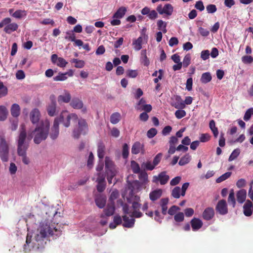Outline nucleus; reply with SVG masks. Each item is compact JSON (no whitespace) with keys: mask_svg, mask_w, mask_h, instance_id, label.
Masks as SVG:
<instances>
[{"mask_svg":"<svg viewBox=\"0 0 253 253\" xmlns=\"http://www.w3.org/2000/svg\"><path fill=\"white\" fill-rule=\"evenodd\" d=\"M141 168L144 170L151 171L155 169V167L151 161H147L146 162H143L141 164Z\"/></svg>","mask_w":253,"mask_h":253,"instance_id":"37","label":"nucleus"},{"mask_svg":"<svg viewBox=\"0 0 253 253\" xmlns=\"http://www.w3.org/2000/svg\"><path fill=\"white\" fill-rule=\"evenodd\" d=\"M142 38L139 37L137 40L133 42L134 48L136 50H139L142 48Z\"/></svg>","mask_w":253,"mask_h":253,"instance_id":"44","label":"nucleus"},{"mask_svg":"<svg viewBox=\"0 0 253 253\" xmlns=\"http://www.w3.org/2000/svg\"><path fill=\"white\" fill-rule=\"evenodd\" d=\"M71 99L70 93L67 90H65L64 93L62 95H60L58 97V102L68 103Z\"/></svg>","mask_w":253,"mask_h":253,"instance_id":"25","label":"nucleus"},{"mask_svg":"<svg viewBox=\"0 0 253 253\" xmlns=\"http://www.w3.org/2000/svg\"><path fill=\"white\" fill-rule=\"evenodd\" d=\"M180 210V208L177 206H172L168 210L167 213L170 215H174L176 212Z\"/></svg>","mask_w":253,"mask_h":253,"instance_id":"49","label":"nucleus"},{"mask_svg":"<svg viewBox=\"0 0 253 253\" xmlns=\"http://www.w3.org/2000/svg\"><path fill=\"white\" fill-rule=\"evenodd\" d=\"M105 146L102 141L98 142L97 145V155L100 159H102L105 155Z\"/></svg>","mask_w":253,"mask_h":253,"instance_id":"26","label":"nucleus"},{"mask_svg":"<svg viewBox=\"0 0 253 253\" xmlns=\"http://www.w3.org/2000/svg\"><path fill=\"white\" fill-rule=\"evenodd\" d=\"M167 25V23L163 21L162 20H159L157 21V26L158 30H162L164 33H166L167 32L166 29Z\"/></svg>","mask_w":253,"mask_h":253,"instance_id":"42","label":"nucleus"},{"mask_svg":"<svg viewBox=\"0 0 253 253\" xmlns=\"http://www.w3.org/2000/svg\"><path fill=\"white\" fill-rule=\"evenodd\" d=\"M71 62L75 63V67L77 68H82L85 65V62L84 60L74 58L71 60Z\"/></svg>","mask_w":253,"mask_h":253,"instance_id":"41","label":"nucleus"},{"mask_svg":"<svg viewBox=\"0 0 253 253\" xmlns=\"http://www.w3.org/2000/svg\"><path fill=\"white\" fill-rule=\"evenodd\" d=\"M195 7L200 11H203L205 9V6L202 0L197 1L195 4Z\"/></svg>","mask_w":253,"mask_h":253,"instance_id":"63","label":"nucleus"},{"mask_svg":"<svg viewBox=\"0 0 253 253\" xmlns=\"http://www.w3.org/2000/svg\"><path fill=\"white\" fill-rule=\"evenodd\" d=\"M215 211L220 215L226 214L228 212L226 201L223 199L219 200L215 206Z\"/></svg>","mask_w":253,"mask_h":253,"instance_id":"8","label":"nucleus"},{"mask_svg":"<svg viewBox=\"0 0 253 253\" xmlns=\"http://www.w3.org/2000/svg\"><path fill=\"white\" fill-rule=\"evenodd\" d=\"M136 109L137 110H143L146 113H149L151 111L152 107L150 104H144L142 106L141 108L137 107Z\"/></svg>","mask_w":253,"mask_h":253,"instance_id":"57","label":"nucleus"},{"mask_svg":"<svg viewBox=\"0 0 253 253\" xmlns=\"http://www.w3.org/2000/svg\"><path fill=\"white\" fill-rule=\"evenodd\" d=\"M157 11L160 14H165L168 16H170L172 14L173 11V7L170 3H167L164 6L162 4L157 6L156 8Z\"/></svg>","mask_w":253,"mask_h":253,"instance_id":"7","label":"nucleus"},{"mask_svg":"<svg viewBox=\"0 0 253 253\" xmlns=\"http://www.w3.org/2000/svg\"><path fill=\"white\" fill-rule=\"evenodd\" d=\"M11 115L15 118L18 117L20 113V108L18 104L14 103L12 104L10 109Z\"/></svg>","mask_w":253,"mask_h":253,"instance_id":"28","label":"nucleus"},{"mask_svg":"<svg viewBox=\"0 0 253 253\" xmlns=\"http://www.w3.org/2000/svg\"><path fill=\"white\" fill-rule=\"evenodd\" d=\"M211 137L209 133H202L200 137V140L202 142H206L210 140Z\"/></svg>","mask_w":253,"mask_h":253,"instance_id":"59","label":"nucleus"},{"mask_svg":"<svg viewBox=\"0 0 253 253\" xmlns=\"http://www.w3.org/2000/svg\"><path fill=\"white\" fill-rule=\"evenodd\" d=\"M27 15V12L25 10H17L13 14L12 16L16 18L20 19L23 17H25Z\"/></svg>","mask_w":253,"mask_h":253,"instance_id":"40","label":"nucleus"},{"mask_svg":"<svg viewBox=\"0 0 253 253\" xmlns=\"http://www.w3.org/2000/svg\"><path fill=\"white\" fill-rule=\"evenodd\" d=\"M174 220L177 223H180L184 220V214L182 212H178L174 216Z\"/></svg>","mask_w":253,"mask_h":253,"instance_id":"45","label":"nucleus"},{"mask_svg":"<svg viewBox=\"0 0 253 253\" xmlns=\"http://www.w3.org/2000/svg\"><path fill=\"white\" fill-rule=\"evenodd\" d=\"M214 211L212 208L208 207L204 211L202 217L206 220H211L214 216Z\"/></svg>","mask_w":253,"mask_h":253,"instance_id":"16","label":"nucleus"},{"mask_svg":"<svg viewBox=\"0 0 253 253\" xmlns=\"http://www.w3.org/2000/svg\"><path fill=\"white\" fill-rule=\"evenodd\" d=\"M242 61L245 64H250L253 62V58L251 56H243L242 57Z\"/></svg>","mask_w":253,"mask_h":253,"instance_id":"61","label":"nucleus"},{"mask_svg":"<svg viewBox=\"0 0 253 253\" xmlns=\"http://www.w3.org/2000/svg\"><path fill=\"white\" fill-rule=\"evenodd\" d=\"M191 227L193 231H197L203 226V223L199 218H193L190 221Z\"/></svg>","mask_w":253,"mask_h":253,"instance_id":"20","label":"nucleus"},{"mask_svg":"<svg viewBox=\"0 0 253 253\" xmlns=\"http://www.w3.org/2000/svg\"><path fill=\"white\" fill-rule=\"evenodd\" d=\"M212 77L210 72H206L202 74L200 81L203 84H207L211 81Z\"/></svg>","mask_w":253,"mask_h":253,"instance_id":"32","label":"nucleus"},{"mask_svg":"<svg viewBox=\"0 0 253 253\" xmlns=\"http://www.w3.org/2000/svg\"><path fill=\"white\" fill-rule=\"evenodd\" d=\"M49 126L50 124L48 121H42L34 130L28 131L26 139L28 141H30L34 137V143L37 144H40L47 137Z\"/></svg>","mask_w":253,"mask_h":253,"instance_id":"2","label":"nucleus"},{"mask_svg":"<svg viewBox=\"0 0 253 253\" xmlns=\"http://www.w3.org/2000/svg\"><path fill=\"white\" fill-rule=\"evenodd\" d=\"M190 160L191 156L189 154H186L180 159L178 164L180 166H184L189 163Z\"/></svg>","mask_w":253,"mask_h":253,"instance_id":"39","label":"nucleus"},{"mask_svg":"<svg viewBox=\"0 0 253 253\" xmlns=\"http://www.w3.org/2000/svg\"><path fill=\"white\" fill-rule=\"evenodd\" d=\"M126 11V8L125 7L122 6L114 14L113 17L117 19L122 18L125 15Z\"/></svg>","mask_w":253,"mask_h":253,"instance_id":"30","label":"nucleus"},{"mask_svg":"<svg viewBox=\"0 0 253 253\" xmlns=\"http://www.w3.org/2000/svg\"><path fill=\"white\" fill-rule=\"evenodd\" d=\"M206 9L209 13H213L216 11L217 8L215 5L210 4L207 6Z\"/></svg>","mask_w":253,"mask_h":253,"instance_id":"60","label":"nucleus"},{"mask_svg":"<svg viewBox=\"0 0 253 253\" xmlns=\"http://www.w3.org/2000/svg\"><path fill=\"white\" fill-rule=\"evenodd\" d=\"M72 31H68L66 32V36L65 37L66 40L73 42L75 41L76 36L73 33Z\"/></svg>","mask_w":253,"mask_h":253,"instance_id":"56","label":"nucleus"},{"mask_svg":"<svg viewBox=\"0 0 253 253\" xmlns=\"http://www.w3.org/2000/svg\"><path fill=\"white\" fill-rule=\"evenodd\" d=\"M169 199L168 198H162L160 200V206L162 208V212L164 215H166L168 210V204Z\"/></svg>","mask_w":253,"mask_h":253,"instance_id":"29","label":"nucleus"},{"mask_svg":"<svg viewBox=\"0 0 253 253\" xmlns=\"http://www.w3.org/2000/svg\"><path fill=\"white\" fill-rule=\"evenodd\" d=\"M186 112L181 109H179L178 110H176L175 112V116L176 118L178 119L184 117L186 116Z\"/></svg>","mask_w":253,"mask_h":253,"instance_id":"52","label":"nucleus"},{"mask_svg":"<svg viewBox=\"0 0 253 253\" xmlns=\"http://www.w3.org/2000/svg\"><path fill=\"white\" fill-rule=\"evenodd\" d=\"M9 153L8 144L5 138H0V157L3 162L8 161Z\"/></svg>","mask_w":253,"mask_h":253,"instance_id":"6","label":"nucleus"},{"mask_svg":"<svg viewBox=\"0 0 253 253\" xmlns=\"http://www.w3.org/2000/svg\"><path fill=\"white\" fill-rule=\"evenodd\" d=\"M231 175V172H226L224 174L221 175L220 177L217 178L216 180V182L217 183H220L223 181L226 180L228 178H229Z\"/></svg>","mask_w":253,"mask_h":253,"instance_id":"48","label":"nucleus"},{"mask_svg":"<svg viewBox=\"0 0 253 253\" xmlns=\"http://www.w3.org/2000/svg\"><path fill=\"white\" fill-rule=\"evenodd\" d=\"M252 115H253V108H251L246 111L244 116V120L245 121H249Z\"/></svg>","mask_w":253,"mask_h":253,"instance_id":"53","label":"nucleus"},{"mask_svg":"<svg viewBox=\"0 0 253 253\" xmlns=\"http://www.w3.org/2000/svg\"><path fill=\"white\" fill-rule=\"evenodd\" d=\"M240 153V150L239 149H236L232 152L231 154L229 156L228 159L229 161H232L237 158Z\"/></svg>","mask_w":253,"mask_h":253,"instance_id":"50","label":"nucleus"},{"mask_svg":"<svg viewBox=\"0 0 253 253\" xmlns=\"http://www.w3.org/2000/svg\"><path fill=\"white\" fill-rule=\"evenodd\" d=\"M210 55V53L209 50H204L201 52V57L204 60H206L208 59Z\"/></svg>","mask_w":253,"mask_h":253,"instance_id":"64","label":"nucleus"},{"mask_svg":"<svg viewBox=\"0 0 253 253\" xmlns=\"http://www.w3.org/2000/svg\"><path fill=\"white\" fill-rule=\"evenodd\" d=\"M50 102L46 106L47 114L49 116L53 117L56 115V101L54 96L50 97Z\"/></svg>","mask_w":253,"mask_h":253,"instance_id":"10","label":"nucleus"},{"mask_svg":"<svg viewBox=\"0 0 253 253\" xmlns=\"http://www.w3.org/2000/svg\"><path fill=\"white\" fill-rule=\"evenodd\" d=\"M115 210L114 202H111L109 203L106 208L104 210V214L100 215L101 218H103L105 215L107 216H110L114 214Z\"/></svg>","mask_w":253,"mask_h":253,"instance_id":"14","label":"nucleus"},{"mask_svg":"<svg viewBox=\"0 0 253 253\" xmlns=\"http://www.w3.org/2000/svg\"><path fill=\"white\" fill-rule=\"evenodd\" d=\"M126 75L128 78H135L137 76L138 72L136 70H128L126 72Z\"/></svg>","mask_w":253,"mask_h":253,"instance_id":"51","label":"nucleus"},{"mask_svg":"<svg viewBox=\"0 0 253 253\" xmlns=\"http://www.w3.org/2000/svg\"><path fill=\"white\" fill-rule=\"evenodd\" d=\"M228 202L229 205H231L233 208H234L236 205V200L235 198V193L233 189L230 191L229 195L228 198Z\"/></svg>","mask_w":253,"mask_h":253,"instance_id":"35","label":"nucleus"},{"mask_svg":"<svg viewBox=\"0 0 253 253\" xmlns=\"http://www.w3.org/2000/svg\"><path fill=\"white\" fill-rule=\"evenodd\" d=\"M163 154L162 153H159L154 157L153 161V164L155 167L157 166L160 163Z\"/></svg>","mask_w":253,"mask_h":253,"instance_id":"54","label":"nucleus"},{"mask_svg":"<svg viewBox=\"0 0 253 253\" xmlns=\"http://www.w3.org/2000/svg\"><path fill=\"white\" fill-rule=\"evenodd\" d=\"M59 132L58 119L55 118L54 120L53 125L51 127L49 134L51 138L53 140L56 139L59 135Z\"/></svg>","mask_w":253,"mask_h":253,"instance_id":"13","label":"nucleus"},{"mask_svg":"<svg viewBox=\"0 0 253 253\" xmlns=\"http://www.w3.org/2000/svg\"><path fill=\"white\" fill-rule=\"evenodd\" d=\"M58 119V123L59 122L63 124L64 126L68 127L70 125V120L77 122L78 119V116L75 113L69 114L67 111H63L59 117L57 118Z\"/></svg>","mask_w":253,"mask_h":253,"instance_id":"5","label":"nucleus"},{"mask_svg":"<svg viewBox=\"0 0 253 253\" xmlns=\"http://www.w3.org/2000/svg\"><path fill=\"white\" fill-rule=\"evenodd\" d=\"M78 125L73 131L74 138L78 139L81 134L85 135L88 130V124L85 119H78Z\"/></svg>","mask_w":253,"mask_h":253,"instance_id":"4","label":"nucleus"},{"mask_svg":"<svg viewBox=\"0 0 253 253\" xmlns=\"http://www.w3.org/2000/svg\"><path fill=\"white\" fill-rule=\"evenodd\" d=\"M97 178L96 181L97 183L105 182V174L102 172H98L97 174Z\"/></svg>","mask_w":253,"mask_h":253,"instance_id":"62","label":"nucleus"},{"mask_svg":"<svg viewBox=\"0 0 253 253\" xmlns=\"http://www.w3.org/2000/svg\"><path fill=\"white\" fill-rule=\"evenodd\" d=\"M169 177L167 174L166 171L160 172L158 175H154L153 177L152 181L154 183H157L158 182L161 185H165L168 182Z\"/></svg>","mask_w":253,"mask_h":253,"instance_id":"9","label":"nucleus"},{"mask_svg":"<svg viewBox=\"0 0 253 253\" xmlns=\"http://www.w3.org/2000/svg\"><path fill=\"white\" fill-rule=\"evenodd\" d=\"M73 71L71 69L69 70L68 72L62 73L59 72L58 75L56 76L53 77V79L54 81H65L67 79V76L72 77L73 76Z\"/></svg>","mask_w":253,"mask_h":253,"instance_id":"15","label":"nucleus"},{"mask_svg":"<svg viewBox=\"0 0 253 253\" xmlns=\"http://www.w3.org/2000/svg\"><path fill=\"white\" fill-rule=\"evenodd\" d=\"M175 101L171 103V105L176 109H183L185 107V103L180 96H174Z\"/></svg>","mask_w":253,"mask_h":253,"instance_id":"17","label":"nucleus"},{"mask_svg":"<svg viewBox=\"0 0 253 253\" xmlns=\"http://www.w3.org/2000/svg\"><path fill=\"white\" fill-rule=\"evenodd\" d=\"M163 190L161 189H158L151 192L149 194L150 199L155 201L159 199L162 195Z\"/></svg>","mask_w":253,"mask_h":253,"instance_id":"22","label":"nucleus"},{"mask_svg":"<svg viewBox=\"0 0 253 253\" xmlns=\"http://www.w3.org/2000/svg\"><path fill=\"white\" fill-rule=\"evenodd\" d=\"M236 197L238 203H243L245 201L247 197L246 190L244 189L240 190L237 192Z\"/></svg>","mask_w":253,"mask_h":253,"instance_id":"23","label":"nucleus"},{"mask_svg":"<svg viewBox=\"0 0 253 253\" xmlns=\"http://www.w3.org/2000/svg\"><path fill=\"white\" fill-rule=\"evenodd\" d=\"M95 202L96 206L100 209H102L104 207L106 202V199L105 197L103 195H98L95 199Z\"/></svg>","mask_w":253,"mask_h":253,"instance_id":"24","label":"nucleus"},{"mask_svg":"<svg viewBox=\"0 0 253 253\" xmlns=\"http://www.w3.org/2000/svg\"><path fill=\"white\" fill-rule=\"evenodd\" d=\"M7 110L4 106H0V121H4L7 117Z\"/></svg>","mask_w":253,"mask_h":253,"instance_id":"43","label":"nucleus"},{"mask_svg":"<svg viewBox=\"0 0 253 253\" xmlns=\"http://www.w3.org/2000/svg\"><path fill=\"white\" fill-rule=\"evenodd\" d=\"M51 61L53 64L59 67L64 68L68 62L62 57H59L56 54H53L51 56Z\"/></svg>","mask_w":253,"mask_h":253,"instance_id":"11","label":"nucleus"},{"mask_svg":"<svg viewBox=\"0 0 253 253\" xmlns=\"http://www.w3.org/2000/svg\"><path fill=\"white\" fill-rule=\"evenodd\" d=\"M181 188L178 186H176L171 190V196L175 199H178L181 195Z\"/></svg>","mask_w":253,"mask_h":253,"instance_id":"36","label":"nucleus"},{"mask_svg":"<svg viewBox=\"0 0 253 253\" xmlns=\"http://www.w3.org/2000/svg\"><path fill=\"white\" fill-rule=\"evenodd\" d=\"M145 152L144 144L140 142L136 141L132 145L131 148V153L133 154L136 155L138 153L144 154Z\"/></svg>","mask_w":253,"mask_h":253,"instance_id":"12","label":"nucleus"},{"mask_svg":"<svg viewBox=\"0 0 253 253\" xmlns=\"http://www.w3.org/2000/svg\"><path fill=\"white\" fill-rule=\"evenodd\" d=\"M47 233L49 234L52 235L53 234L50 231V227L47 224H42L40 226L39 229V233L42 237H46Z\"/></svg>","mask_w":253,"mask_h":253,"instance_id":"21","label":"nucleus"},{"mask_svg":"<svg viewBox=\"0 0 253 253\" xmlns=\"http://www.w3.org/2000/svg\"><path fill=\"white\" fill-rule=\"evenodd\" d=\"M40 117V112L39 110L35 108L32 110L30 114V120L33 124L39 122Z\"/></svg>","mask_w":253,"mask_h":253,"instance_id":"19","label":"nucleus"},{"mask_svg":"<svg viewBox=\"0 0 253 253\" xmlns=\"http://www.w3.org/2000/svg\"><path fill=\"white\" fill-rule=\"evenodd\" d=\"M121 118V114L119 113H114L110 116V122L113 124H116L120 122Z\"/></svg>","mask_w":253,"mask_h":253,"instance_id":"34","label":"nucleus"},{"mask_svg":"<svg viewBox=\"0 0 253 253\" xmlns=\"http://www.w3.org/2000/svg\"><path fill=\"white\" fill-rule=\"evenodd\" d=\"M244 214L247 216H250L253 212V206L252 202L247 200L243 206Z\"/></svg>","mask_w":253,"mask_h":253,"instance_id":"18","label":"nucleus"},{"mask_svg":"<svg viewBox=\"0 0 253 253\" xmlns=\"http://www.w3.org/2000/svg\"><path fill=\"white\" fill-rule=\"evenodd\" d=\"M26 126L24 124H22L20 126L19 133L17 139V154L22 157L23 163L28 165L29 163V160L26 156V152L29 147V144L26 142Z\"/></svg>","mask_w":253,"mask_h":253,"instance_id":"3","label":"nucleus"},{"mask_svg":"<svg viewBox=\"0 0 253 253\" xmlns=\"http://www.w3.org/2000/svg\"><path fill=\"white\" fill-rule=\"evenodd\" d=\"M119 196V192L117 190H115L111 193L109 200L111 202H114V200L117 199Z\"/></svg>","mask_w":253,"mask_h":253,"instance_id":"55","label":"nucleus"},{"mask_svg":"<svg viewBox=\"0 0 253 253\" xmlns=\"http://www.w3.org/2000/svg\"><path fill=\"white\" fill-rule=\"evenodd\" d=\"M157 133V130L155 128H151L148 130L147 136L149 138L154 137Z\"/></svg>","mask_w":253,"mask_h":253,"instance_id":"58","label":"nucleus"},{"mask_svg":"<svg viewBox=\"0 0 253 253\" xmlns=\"http://www.w3.org/2000/svg\"><path fill=\"white\" fill-rule=\"evenodd\" d=\"M130 167L134 173L138 174L140 172V168L139 164L135 161H131Z\"/></svg>","mask_w":253,"mask_h":253,"instance_id":"38","label":"nucleus"},{"mask_svg":"<svg viewBox=\"0 0 253 253\" xmlns=\"http://www.w3.org/2000/svg\"><path fill=\"white\" fill-rule=\"evenodd\" d=\"M209 127L212 132L214 137L216 138L218 135V130L217 127L215 126V121L213 120L210 121Z\"/></svg>","mask_w":253,"mask_h":253,"instance_id":"33","label":"nucleus"},{"mask_svg":"<svg viewBox=\"0 0 253 253\" xmlns=\"http://www.w3.org/2000/svg\"><path fill=\"white\" fill-rule=\"evenodd\" d=\"M18 27V26L16 23H10L4 27V31L7 34H10L11 32L16 31Z\"/></svg>","mask_w":253,"mask_h":253,"instance_id":"31","label":"nucleus"},{"mask_svg":"<svg viewBox=\"0 0 253 253\" xmlns=\"http://www.w3.org/2000/svg\"><path fill=\"white\" fill-rule=\"evenodd\" d=\"M141 205L138 202H133L131 208L126 204H123V211L125 215L123 216L125 227L131 228L134 226L135 218H139L143 216V213L139 211Z\"/></svg>","mask_w":253,"mask_h":253,"instance_id":"1","label":"nucleus"},{"mask_svg":"<svg viewBox=\"0 0 253 253\" xmlns=\"http://www.w3.org/2000/svg\"><path fill=\"white\" fill-rule=\"evenodd\" d=\"M129 155V147L126 143L124 144L122 149V157L124 159L127 158Z\"/></svg>","mask_w":253,"mask_h":253,"instance_id":"47","label":"nucleus"},{"mask_svg":"<svg viewBox=\"0 0 253 253\" xmlns=\"http://www.w3.org/2000/svg\"><path fill=\"white\" fill-rule=\"evenodd\" d=\"M70 105L74 109H80L83 108V103L80 99L74 98L70 103Z\"/></svg>","mask_w":253,"mask_h":253,"instance_id":"27","label":"nucleus"},{"mask_svg":"<svg viewBox=\"0 0 253 253\" xmlns=\"http://www.w3.org/2000/svg\"><path fill=\"white\" fill-rule=\"evenodd\" d=\"M106 173L107 175V179L108 182L109 184H111L112 183V180L113 177L115 176L116 173L114 170L111 169L107 170Z\"/></svg>","mask_w":253,"mask_h":253,"instance_id":"46","label":"nucleus"}]
</instances>
